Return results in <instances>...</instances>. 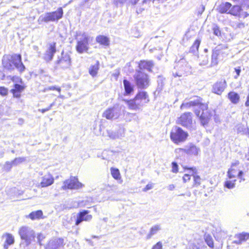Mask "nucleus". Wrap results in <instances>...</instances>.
<instances>
[{
  "label": "nucleus",
  "mask_w": 249,
  "mask_h": 249,
  "mask_svg": "<svg viewBox=\"0 0 249 249\" xmlns=\"http://www.w3.org/2000/svg\"><path fill=\"white\" fill-rule=\"evenodd\" d=\"M45 238V236L41 233H39L38 234L37 239V242L40 245H42L41 241Z\"/></svg>",
  "instance_id": "nucleus-47"
},
{
  "label": "nucleus",
  "mask_w": 249,
  "mask_h": 249,
  "mask_svg": "<svg viewBox=\"0 0 249 249\" xmlns=\"http://www.w3.org/2000/svg\"><path fill=\"white\" fill-rule=\"evenodd\" d=\"M64 245L63 238H53L49 241L45 248V249H60Z\"/></svg>",
  "instance_id": "nucleus-14"
},
{
  "label": "nucleus",
  "mask_w": 249,
  "mask_h": 249,
  "mask_svg": "<svg viewBox=\"0 0 249 249\" xmlns=\"http://www.w3.org/2000/svg\"><path fill=\"white\" fill-rule=\"evenodd\" d=\"M246 133H248V135H249V129H247Z\"/></svg>",
  "instance_id": "nucleus-64"
},
{
  "label": "nucleus",
  "mask_w": 249,
  "mask_h": 249,
  "mask_svg": "<svg viewBox=\"0 0 249 249\" xmlns=\"http://www.w3.org/2000/svg\"><path fill=\"white\" fill-rule=\"evenodd\" d=\"M136 86L138 89H144L150 85L149 75L141 70H137L133 76Z\"/></svg>",
  "instance_id": "nucleus-2"
},
{
  "label": "nucleus",
  "mask_w": 249,
  "mask_h": 249,
  "mask_svg": "<svg viewBox=\"0 0 249 249\" xmlns=\"http://www.w3.org/2000/svg\"><path fill=\"white\" fill-rule=\"evenodd\" d=\"M172 172L174 173H177L178 172V165L175 162H173L172 163Z\"/></svg>",
  "instance_id": "nucleus-46"
},
{
  "label": "nucleus",
  "mask_w": 249,
  "mask_h": 249,
  "mask_svg": "<svg viewBox=\"0 0 249 249\" xmlns=\"http://www.w3.org/2000/svg\"><path fill=\"white\" fill-rule=\"evenodd\" d=\"M120 110H106L103 113V117L107 119H116L119 116Z\"/></svg>",
  "instance_id": "nucleus-26"
},
{
  "label": "nucleus",
  "mask_w": 249,
  "mask_h": 249,
  "mask_svg": "<svg viewBox=\"0 0 249 249\" xmlns=\"http://www.w3.org/2000/svg\"><path fill=\"white\" fill-rule=\"evenodd\" d=\"M111 174L112 177L116 180L121 179V175L119 170L117 168H111Z\"/></svg>",
  "instance_id": "nucleus-37"
},
{
  "label": "nucleus",
  "mask_w": 249,
  "mask_h": 249,
  "mask_svg": "<svg viewBox=\"0 0 249 249\" xmlns=\"http://www.w3.org/2000/svg\"><path fill=\"white\" fill-rule=\"evenodd\" d=\"M23 122V121L22 119H19V123L20 124H22Z\"/></svg>",
  "instance_id": "nucleus-63"
},
{
  "label": "nucleus",
  "mask_w": 249,
  "mask_h": 249,
  "mask_svg": "<svg viewBox=\"0 0 249 249\" xmlns=\"http://www.w3.org/2000/svg\"><path fill=\"white\" fill-rule=\"evenodd\" d=\"M213 34L214 35L220 36H221V32L219 27L216 26L213 28Z\"/></svg>",
  "instance_id": "nucleus-45"
},
{
  "label": "nucleus",
  "mask_w": 249,
  "mask_h": 249,
  "mask_svg": "<svg viewBox=\"0 0 249 249\" xmlns=\"http://www.w3.org/2000/svg\"><path fill=\"white\" fill-rule=\"evenodd\" d=\"M153 187V184L152 183H148L146 185L145 188H144L142 190L143 192H146L151 189H152Z\"/></svg>",
  "instance_id": "nucleus-49"
},
{
  "label": "nucleus",
  "mask_w": 249,
  "mask_h": 249,
  "mask_svg": "<svg viewBox=\"0 0 249 249\" xmlns=\"http://www.w3.org/2000/svg\"><path fill=\"white\" fill-rule=\"evenodd\" d=\"M200 150L196 146L191 144L188 149L177 148L175 150L176 153L186 152L190 155H197Z\"/></svg>",
  "instance_id": "nucleus-22"
},
{
  "label": "nucleus",
  "mask_w": 249,
  "mask_h": 249,
  "mask_svg": "<svg viewBox=\"0 0 249 249\" xmlns=\"http://www.w3.org/2000/svg\"><path fill=\"white\" fill-rule=\"evenodd\" d=\"M135 114L133 113H130L126 111L124 112V119L127 121H131V119L134 117Z\"/></svg>",
  "instance_id": "nucleus-41"
},
{
  "label": "nucleus",
  "mask_w": 249,
  "mask_h": 249,
  "mask_svg": "<svg viewBox=\"0 0 249 249\" xmlns=\"http://www.w3.org/2000/svg\"><path fill=\"white\" fill-rule=\"evenodd\" d=\"M12 57V67L16 68L19 72L21 73L25 70V67L22 62V57L20 54L14 53L11 54Z\"/></svg>",
  "instance_id": "nucleus-13"
},
{
  "label": "nucleus",
  "mask_w": 249,
  "mask_h": 249,
  "mask_svg": "<svg viewBox=\"0 0 249 249\" xmlns=\"http://www.w3.org/2000/svg\"><path fill=\"white\" fill-rule=\"evenodd\" d=\"M83 185L78 181L77 178L75 177H71L68 179L63 182V185L61 187L62 190H66L67 189L76 190L82 188Z\"/></svg>",
  "instance_id": "nucleus-8"
},
{
  "label": "nucleus",
  "mask_w": 249,
  "mask_h": 249,
  "mask_svg": "<svg viewBox=\"0 0 249 249\" xmlns=\"http://www.w3.org/2000/svg\"><path fill=\"white\" fill-rule=\"evenodd\" d=\"M248 23H245V22H239L237 23L236 27L238 28H244L246 26H248Z\"/></svg>",
  "instance_id": "nucleus-48"
},
{
  "label": "nucleus",
  "mask_w": 249,
  "mask_h": 249,
  "mask_svg": "<svg viewBox=\"0 0 249 249\" xmlns=\"http://www.w3.org/2000/svg\"><path fill=\"white\" fill-rule=\"evenodd\" d=\"M27 217L33 220L43 218V212L41 210L33 212L27 216Z\"/></svg>",
  "instance_id": "nucleus-33"
},
{
  "label": "nucleus",
  "mask_w": 249,
  "mask_h": 249,
  "mask_svg": "<svg viewBox=\"0 0 249 249\" xmlns=\"http://www.w3.org/2000/svg\"><path fill=\"white\" fill-rule=\"evenodd\" d=\"M12 57L11 54H5L2 59V67L8 70H12L14 69V67H12Z\"/></svg>",
  "instance_id": "nucleus-24"
},
{
  "label": "nucleus",
  "mask_w": 249,
  "mask_h": 249,
  "mask_svg": "<svg viewBox=\"0 0 249 249\" xmlns=\"http://www.w3.org/2000/svg\"><path fill=\"white\" fill-rule=\"evenodd\" d=\"M178 123L189 129L195 128V123L192 120V115L187 112L182 114L178 119Z\"/></svg>",
  "instance_id": "nucleus-11"
},
{
  "label": "nucleus",
  "mask_w": 249,
  "mask_h": 249,
  "mask_svg": "<svg viewBox=\"0 0 249 249\" xmlns=\"http://www.w3.org/2000/svg\"><path fill=\"white\" fill-rule=\"evenodd\" d=\"M188 136L187 132L178 126L174 127L170 133L171 140L174 143L177 144L184 142Z\"/></svg>",
  "instance_id": "nucleus-3"
},
{
  "label": "nucleus",
  "mask_w": 249,
  "mask_h": 249,
  "mask_svg": "<svg viewBox=\"0 0 249 249\" xmlns=\"http://www.w3.org/2000/svg\"><path fill=\"white\" fill-rule=\"evenodd\" d=\"M54 183V178L49 173L44 175L41 178L40 185L41 187H47L51 186Z\"/></svg>",
  "instance_id": "nucleus-19"
},
{
  "label": "nucleus",
  "mask_w": 249,
  "mask_h": 249,
  "mask_svg": "<svg viewBox=\"0 0 249 249\" xmlns=\"http://www.w3.org/2000/svg\"><path fill=\"white\" fill-rule=\"evenodd\" d=\"M194 176V186H197L200 184L201 178L197 175H193Z\"/></svg>",
  "instance_id": "nucleus-44"
},
{
  "label": "nucleus",
  "mask_w": 249,
  "mask_h": 249,
  "mask_svg": "<svg viewBox=\"0 0 249 249\" xmlns=\"http://www.w3.org/2000/svg\"><path fill=\"white\" fill-rule=\"evenodd\" d=\"M205 241L208 246L211 248H213V242L212 237L209 235L205 236Z\"/></svg>",
  "instance_id": "nucleus-39"
},
{
  "label": "nucleus",
  "mask_w": 249,
  "mask_h": 249,
  "mask_svg": "<svg viewBox=\"0 0 249 249\" xmlns=\"http://www.w3.org/2000/svg\"><path fill=\"white\" fill-rule=\"evenodd\" d=\"M96 42L100 45L108 47L110 45V39L108 37L100 35L96 37Z\"/></svg>",
  "instance_id": "nucleus-27"
},
{
  "label": "nucleus",
  "mask_w": 249,
  "mask_h": 249,
  "mask_svg": "<svg viewBox=\"0 0 249 249\" xmlns=\"http://www.w3.org/2000/svg\"><path fill=\"white\" fill-rule=\"evenodd\" d=\"M200 43L201 40L200 39H196L191 46L190 51L193 53L198 52Z\"/></svg>",
  "instance_id": "nucleus-36"
},
{
  "label": "nucleus",
  "mask_w": 249,
  "mask_h": 249,
  "mask_svg": "<svg viewBox=\"0 0 249 249\" xmlns=\"http://www.w3.org/2000/svg\"><path fill=\"white\" fill-rule=\"evenodd\" d=\"M190 169L192 170L193 172H195L196 171V168H190Z\"/></svg>",
  "instance_id": "nucleus-62"
},
{
  "label": "nucleus",
  "mask_w": 249,
  "mask_h": 249,
  "mask_svg": "<svg viewBox=\"0 0 249 249\" xmlns=\"http://www.w3.org/2000/svg\"><path fill=\"white\" fill-rule=\"evenodd\" d=\"M63 16V10L62 7H58L56 11L47 13L44 17L41 18V21L44 22L50 21H57Z\"/></svg>",
  "instance_id": "nucleus-6"
},
{
  "label": "nucleus",
  "mask_w": 249,
  "mask_h": 249,
  "mask_svg": "<svg viewBox=\"0 0 249 249\" xmlns=\"http://www.w3.org/2000/svg\"><path fill=\"white\" fill-rule=\"evenodd\" d=\"M55 68L62 70L69 68L71 65V58L70 55L67 53H61L60 57L58 58L55 62Z\"/></svg>",
  "instance_id": "nucleus-7"
},
{
  "label": "nucleus",
  "mask_w": 249,
  "mask_h": 249,
  "mask_svg": "<svg viewBox=\"0 0 249 249\" xmlns=\"http://www.w3.org/2000/svg\"><path fill=\"white\" fill-rule=\"evenodd\" d=\"M220 53V50H214L213 51L211 56V67L216 66L218 64V57Z\"/></svg>",
  "instance_id": "nucleus-29"
},
{
  "label": "nucleus",
  "mask_w": 249,
  "mask_h": 249,
  "mask_svg": "<svg viewBox=\"0 0 249 249\" xmlns=\"http://www.w3.org/2000/svg\"><path fill=\"white\" fill-rule=\"evenodd\" d=\"M128 3L132 5H135L138 3L140 0H127Z\"/></svg>",
  "instance_id": "nucleus-53"
},
{
  "label": "nucleus",
  "mask_w": 249,
  "mask_h": 249,
  "mask_svg": "<svg viewBox=\"0 0 249 249\" xmlns=\"http://www.w3.org/2000/svg\"><path fill=\"white\" fill-rule=\"evenodd\" d=\"M57 52L56 43L52 42L48 44L47 48L44 53L43 59L46 62H50L53 60L54 54Z\"/></svg>",
  "instance_id": "nucleus-12"
},
{
  "label": "nucleus",
  "mask_w": 249,
  "mask_h": 249,
  "mask_svg": "<svg viewBox=\"0 0 249 249\" xmlns=\"http://www.w3.org/2000/svg\"><path fill=\"white\" fill-rule=\"evenodd\" d=\"M123 84L124 89V95H129L133 93L134 91V86L127 79H124Z\"/></svg>",
  "instance_id": "nucleus-28"
},
{
  "label": "nucleus",
  "mask_w": 249,
  "mask_h": 249,
  "mask_svg": "<svg viewBox=\"0 0 249 249\" xmlns=\"http://www.w3.org/2000/svg\"><path fill=\"white\" fill-rule=\"evenodd\" d=\"M2 238L5 239L3 244V248L8 249L9 246L12 245L15 243V238L14 236L9 233H5L2 235Z\"/></svg>",
  "instance_id": "nucleus-23"
},
{
  "label": "nucleus",
  "mask_w": 249,
  "mask_h": 249,
  "mask_svg": "<svg viewBox=\"0 0 249 249\" xmlns=\"http://www.w3.org/2000/svg\"><path fill=\"white\" fill-rule=\"evenodd\" d=\"M162 247L161 242H159L153 247L152 249H162Z\"/></svg>",
  "instance_id": "nucleus-50"
},
{
  "label": "nucleus",
  "mask_w": 249,
  "mask_h": 249,
  "mask_svg": "<svg viewBox=\"0 0 249 249\" xmlns=\"http://www.w3.org/2000/svg\"><path fill=\"white\" fill-rule=\"evenodd\" d=\"M234 70L236 73V75L234 76V78L235 79L237 78L238 76L240 75V72H241V69L240 67H238L237 68H234Z\"/></svg>",
  "instance_id": "nucleus-51"
},
{
  "label": "nucleus",
  "mask_w": 249,
  "mask_h": 249,
  "mask_svg": "<svg viewBox=\"0 0 249 249\" xmlns=\"http://www.w3.org/2000/svg\"><path fill=\"white\" fill-rule=\"evenodd\" d=\"M107 136L112 140L122 139L125 136V128L123 124L118 125V128L113 131L112 130H107Z\"/></svg>",
  "instance_id": "nucleus-9"
},
{
  "label": "nucleus",
  "mask_w": 249,
  "mask_h": 249,
  "mask_svg": "<svg viewBox=\"0 0 249 249\" xmlns=\"http://www.w3.org/2000/svg\"><path fill=\"white\" fill-rule=\"evenodd\" d=\"M228 98L231 102L234 104H237L240 100L239 95L234 91H230L228 94Z\"/></svg>",
  "instance_id": "nucleus-31"
},
{
  "label": "nucleus",
  "mask_w": 249,
  "mask_h": 249,
  "mask_svg": "<svg viewBox=\"0 0 249 249\" xmlns=\"http://www.w3.org/2000/svg\"><path fill=\"white\" fill-rule=\"evenodd\" d=\"M161 230V227L160 225H156L153 226L150 229L149 232L146 236V239H150L152 236L156 234L159 231Z\"/></svg>",
  "instance_id": "nucleus-34"
},
{
  "label": "nucleus",
  "mask_w": 249,
  "mask_h": 249,
  "mask_svg": "<svg viewBox=\"0 0 249 249\" xmlns=\"http://www.w3.org/2000/svg\"><path fill=\"white\" fill-rule=\"evenodd\" d=\"M236 179H231V180H226L225 182L224 186L228 189H232L235 187Z\"/></svg>",
  "instance_id": "nucleus-38"
},
{
  "label": "nucleus",
  "mask_w": 249,
  "mask_h": 249,
  "mask_svg": "<svg viewBox=\"0 0 249 249\" xmlns=\"http://www.w3.org/2000/svg\"><path fill=\"white\" fill-rule=\"evenodd\" d=\"M227 87L225 80L216 81L213 86V92L216 94L221 95Z\"/></svg>",
  "instance_id": "nucleus-15"
},
{
  "label": "nucleus",
  "mask_w": 249,
  "mask_h": 249,
  "mask_svg": "<svg viewBox=\"0 0 249 249\" xmlns=\"http://www.w3.org/2000/svg\"><path fill=\"white\" fill-rule=\"evenodd\" d=\"M49 89L50 90H55L58 91V92H60L61 89L60 87H56L55 86H53L49 88Z\"/></svg>",
  "instance_id": "nucleus-55"
},
{
  "label": "nucleus",
  "mask_w": 249,
  "mask_h": 249,
  "mask_svg": "<svg viewBox=\"0 0 249 249\" xmlns=\"http://www.w3.org/2000/svg\"><path fill=\"white\" fill-rule=\"evenodd\" d=\"M215 113L214 110H196V114L199 117L203 125L207 124L212 116Z\"/></svg>",
  "instance_id": "nucleus-10"
},
{
  "label": "nucleus",
  "mask_w": 249,
  "mask_h": 249,
  "mask_svg": "<svg viewBox=\"0 0 249 249\" xmlns=\"http://www.w3.org/2000/svg\"><path fill=\"white\" fill-rule=\"evenodd\" d=\"M135 99L138 100H145L146 102H149V97L146 91L141 90L139 91L135 96Z\"/></svg>",
  "instance_id": "nucleus-30"
},
{
  "label": "nucleus",
  "mask_w": 249,
  "mask_h": 249,
  "mask_svg": "<svg viewBox=\"0 0 249 249\" xmlns=\"http://www.w3.org/2000/svg\"><path fill=\"white\" fill-rule=\"evenodd\" d=\"M89 212L87 210H84L80 212L77 217V220L75 222L76 225H78L82 221H89L91 220L92 216L91 214H89Z\"/></svg>",
  "instance_id": "nucleus-18"
},
{
  "label": "nucleus",
  "mask_w": 249,
  "mask_h": 249,
  "mask_svg": "<svg viewBox=\"0 0 249 249\" xmlns=\"http://www.w3.org/2000/svg\"><path fill=\"white\" fill-rule=\"evenodd\" d=\"M239 164V161L238 160H235L232 162L231 168H235Z\"/></svg>",
  "instance_id": "nucleus-54"
},
{
  "label": "nucleus",
  "mask_w": 249,
  "mask_h": 249,
  "mask_svg": "<svg viewBox=\"0 0 249 249\" xmlns=\"http://www.w3.org/2000/svg\"><path fill=\"white\" fill-rule=\"evenodd\" d=\"M16 78V76H13L11 78V80L12 81H15V78Z\"/></svg>",
  "instance_id": "nucleus-61"
},
{
  "label": "nucleus",
  "mask_w": 249,
  "mask_h": 249,
  "mask_svg": "<svg viewBox=\"0 0 249 249\" xmlns=\"http://www.w3.org/2000/svg\"><path fill=\"white\" fill-rule=\"evenodd\" d=\"M18 234L21 239L24 241L22 245L26 246H29L33 240L35 238V232L28 226H22L18 230Z\"/></svg>",
  "instance_id": "nucleus-4"
},
{
  "label": "nucleus",
  "mask_w": 249,
  "mask_h": 249,
  "mask_svg": "<svg viewBox=\"0 0 249 249\" xmlns=\"http://www.w3.org/2000/svg\"><path fill=\"white\" fill-rule=\"evenodd\" d=\"M26 159L23 157H18L15 159L13 160H12V163L14 166H17L21 163L25 161Z\"/></svg>",
  "instance_id": "nucleus-40"
},
{
  "label": "nucleus",
  "mask_w": 249,
  "mask_h": 249,
  "mask_svg": "<svg viewBox=\"0 0 249 249\" xmlns=\"http://www.w3.org/2000/svg\"><path fill=\"white\" fill-rule=\"evenodd\" d=\"M8 94V89L7 88L1 86L0 87V95L2 96H5Z\"/></svg>",
  "instance_id": "nucleus-43"
},
{
  "label": "nucleus",
  "mask_w": 249,
  "mask_h": 249,
  "mask_svg": "<svg viewBox=\"0 0 249 249\" xmlns=\"http://www.w3.org/2000/svg\"><path fill=\"white\" fill-rule=\"evenodd\" d=\"M175 186L173 184H170L168 186V190L172 191L175 189Z\"/></svg>",
  "instance_id": "nucleus-57"
},
{
  "label": "nucleus",
  "mask_w": 249,
  "mask_h": 249,
  "mask_svg": "<svg viewBox=\"0 0 249 249\" xmlns=\"http://www.w3.org/2000/svg\"><path fill=\"white\" fill-rule=\"evenodd\" d=\"M243 172L239 170L238 172L235 168H231L229 169L227 172V177L229 179L234 178L236 177L240 179V180H245V178H243Z\"/></svg>",
  "instance_id": "nucleus-20"
},
{
  "label": "nucleus",
  "mask_w": 249,
  "mask_h": 249,
  "mask_svg": "<svg viewBox=\"0 0 249 249\" xmlns=\"http://www.w3.org/2000/svg\"><path fill=\"white\" fill-rule=\"evenodd\" d=\"M13 166L12 161H6L3 166V169L6 171H9Z\"/></svg>",
  "instance_id": "nucleus-42"
},
{
  "label": "nucleus",
  "mask_w": 249,
  "mask_h": 249,
  "mask_svg": "<svg viewBox=\"0 0 249 249\" xmlns=\"http://www.w3.org/2000/svg\"><path fill=\"white\" fill-rule=\"evenodd\" d=\"M191 179V175L189 174H185L183 177V180L184 182H186L187 181L190 180Z\"/></svg>",
  "instance_id": "nucleus-52"
},
{
  "label": "nucleus",
  "mask_w": 249,
  "mask_h": 249,
  "mask_svg": "<svg viewBox=\"0 0 249 249\" xmlns=\"http://www.w3.org/2000/svg\"><path fill=\"white\" fill-rule=\"evenodd\" d=\"M196 107L200 109H204L207 108V105L202 102V99L200 98H198L195 101H190L186 103L182 104L181 107Z\"/></svg>",
  "instance_id": "nucleus-17"
},
{
  "label": "nucleus",
  "mask_w": 249,
  "mask_h": 249,
  "mask_svg": "<svg viewBox=\"0 0 249 249\" xmlns=\"http://www.w3.org/2000/svg\"><path fill=\"white\" fill-rule=\"evenodd\" d=\"M26 86L23 84H15L11 89L10 92L14 98L19 99L21 97L22 92L24 90Z\"/></svg>",
  "instance_id": "nucleus-16"
},
{
  "label": "nucleus",
  "mask_w": 249,
  "mask_h": 249,
  "mask_svg": "<svg viewBox=\"0 0 249 249\" xmlns=\"http://www.w3.org/2000/svg\"><path fill=\"white\" fill-rule=\"evenodd\" d=\"M246 158L248 160H249V146L248 147V152L245 155Z\"/></svg>",
  "instance_id": "nucleus-59"
},
{
  "label": "nucleus",
  "mask_w": 249,
  "mask_h": 249,
  "mask_svg": "<svg viewBox=\"0 0 249 249\" xmlns=\"http://www.w3.org/2000/svg\"><path fill=\"white\" fill-rule=\"evenodd\" d=\"M235 239L233 241V243L237 245L241 244L242 242L246 241L249 239V233L242 232L236 234L234 236Z\"/></svg>",
  "instance_id": "nucleus-25"
},
{
  "label": "nucleus",
  "mask_w": 249,
  "mask_h": 249,
  "mask_svg": "<svg viewBox=\"0 0 249 249\" xmlns=\"http://www.w3.org/2000/svg\"><path fill=\"white\" fill-rule=\"evenodd\" d=\"M4 155V152L3 151H0V157H2Z\"/></svg>",
  "instance_id": "nucleus-60"
},
{
  "label": "nucleus",
  "mask_w": 249,
  "mask_h": 249,
  "mask_svg": "<svg viewBox=\"0 0 249 249\" xmlns=\"http://www.w3.org/2000/svg\"><path fill=\"white\" fill-rule=\"evenodd\" d=\"M99 62L97 61L94 65H91L89 67V74L92 77H95L97 75L98 71L99 70Z\"/></svg>",
  "instance_id": "nucleus-32"
},
{
  "label": "nucleus",
  "mask_w": 249,
  "mask_h": 249,
  "mask_svg": "<svg viewBox=\"0 0 249 249\" xmlns=\"http://www.w3.org/2000/svg\"><path fill=\"white\" fill-rule=\"evenodd\" d=\"M216 11L220 14H227L238 18H245L249 13L245 11L241 4H232L229 1H222L216 7Z\"/></svg>",
  "instance_id": "nucleus-1"
},
{
  "label": "nucleus",
  "mask_w": 249,
  "mask_h": 249,
  "mask_svg": "<svg viewBox=\"0 0 249 249\" xmlns=\"http://www.w3.org/2000/svg\"><path fill=\"white\" fill-rule=\"evenodd\" d=\"M153 67L154 63L152 61L141 60L138 63V67L141 71L146 69L148 71L152 72Z\"/></svg>",
  "instance_id": "nucleus-21"
},
{
  "label": "nucleus",
  "mask_w": 249,
  "mask_h": 249,
  "mask_svg": "<svg viewBox=\"0 0 249 249\" xmlns=\"http://www.w3.org/2000/svg\"><path fill=\"white\" fill-rule=\"evenodd\" d=\"M124 102L127 105L128 107L131 108H137L139 105L137 102V100L135 99V97L133 99L124 100Z\"/></svg>",
  "instance_id": "nucleus-35"
},
{
  "label": "nucleus",
  "mask_w": 249,
  "mask_h": 249,
  "mask_svg": "<svg viewBox=\"0 0 249 249\" xmlns=\"http://www.w3.org/2000/svg\"><path fill=\"white\" fill-rule=\"evenodd\" d=\"M112 153V152L111 151H107V150H105L103 152V159H107L108 158H107V157H104V156L107 153Z\"/></svg>",
  "instance_id": "nucleus-56"
},
{
  "label": "nucleus",
  "mask_w": 249,
  "mask_h": 249,
  "mask_svg": "<svg viewBox=\"0 0 249 249\" xmlns=\"http://www.w3.org/2000/svg\"><path fill=\"white\" fill-rule=\"evenodd\" d=\"M81 38L77 40L75 50L79 53H87L89 49V37L85 33L80 35Z\"/></svg>",
  "instance_id": "nucleus-5"
},
{
  "label": "nucleus",
  "mask_w": 249,
  "mask_h": 249,
  "mask_svg": "<svg viewBox=\"0 0 249 249\" xmlns=\"http://www.w3.org/2000/svg\"><path fill=\"white\" fill-rule=\"evenodd\" d=\"M245 105L246 107H249V97L247 96V100L245 102Z\"/></svg>",
  "instance_id": "nucleus-58"
}]
</instances>
